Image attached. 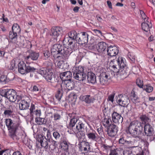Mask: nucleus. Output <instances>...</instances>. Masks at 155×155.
Listing matches in <instances>:
<instances>
[{
  "label": "nucleus",
  "mask_w": 155,
  "mask_h": 155,
  "mask_svg": "<svg viewBox=\"0 0 155 155\" xmlns=\"http://www.w3.org/2000/svg\"><path fill=\"white\" fill-rule=\"evenodd\" d=\"M80 99L82 101H84L87 103H90L92 102L94 99L91 97H79Z\"/></svg>",
  "instance_id": "38"
},
{
  "label": "nucleus",
  "mask_w": 155,
  "mask_h": 155,
  "mask_svg": "<svg viewBox=\"0 0 155 155\" xmlns=\"http://www.w3.org/2000/svg\"><path fill=\"white\" fill-rule=\"evenodd\" d=\"M76 96L75 93L74 92H71L68 96V97H74Z\"/></svg>",
  "instance_id": "63"
},
{
  "label": "nucleus",
  "mask_w": 155,
  "mask_h": 155,
  "mask_svg": "<svg viewBox=\"0 0 155 155\" xmlns=\"http://www.w3.org/2000/svg\"><path fill=\"white\" fill-rule=\"evenodd\" d=\"M68 35L69 37L64 38L63 41V43L64 44L65 42H67V44L68 45V48L60 44H55L52 46V51L54 56H57V53L62 54L61 57H59V58H61V59H67L68 56L73 51V50L75 51L77 49L75 41V40L76 41L78 34L75 31L73 30L68 33Z\"/></svg>",
  "instance_id": "1"
},
{
  "label": "nucleus",
  "mask_w": 155,
  "mask_h": 155,
  "mask_svg": "<svg viewBox=\"0 0 155 155\" xmlns=\"http://www.w3.org/2000/svg\"><path fill=\"white\" fill-rule=\"evenodd\" d=\"M128 57L132 62H133L135 61V56L133 53L129 52L128 53Z\"/></svg>",
  "instance_id": "43"
},
{
  "label": "nucleus",
  "mask_w": 155,
  "mask_h": 155,
  "mask_svg": "<svg viewBox=\"0 0 155 155\" xmlns=\"http://www.w3.org/2000/svg\"><path fill=\"white\" fill-rule=\"evenodd\" d=\"M5 123L6 126L7 127L8 130H10V119H5Z\"/></svg>",
  "instance_id": "51"
},
{
  "label": "nucleus",
  "mask_w": 155,
  "mask_h": 155,
  "mask_svg": "<svg viewBox=\"0 0 155 155\" xmlns=\"http://www.w3.org/2000/svg\"><path fill=\"white\" fill-rule=\"evenodd\" d=\"M118 127L116 125L112 124H110L107 129V133L109 136L114 137L117 134Z\"/></svg>",
  "instance_id": "17"
},
{
  "label": "nucleus",
  "mask_w": 155,
  "mask_h": 155,
  "mask_svg": "<svg viewBox=\"0 0 155 155\" xmlns=\"http://www.w3.org/2000/svg\"><path fill=\"white\" fill-rule=\"evenodd\" d=\"M35 115L37 116L36 117H39L41 115V112L40 110H36L35 111Z\"/></svg>",
  "instance_id": "55"
},
{
  "label": "nucleus",
  "mask_w": 155,
  "mask_h": 155,
  "mask_svg": "<svg viewBox=\"0 0 155 155\" xmlns=\"http://www.w3.org/2000/svg\"><path fill=\"white\" fill-rule=\"evenodd\" d=\"M107 47L106 43L102 42L98 43L96 45V48L97 51L101 53L105 51Z\"/></svg>",
  "instance_id": "23"
},
{
  "label": "nucleus",
  "mask_w": 155,
  "mask_h": 155,
  "mask_svg": "<svg viewBox=\"0 0 155 155\" xmlns=\"http://www.w3.org/2000/svg\"><path fill=\"white\" fill-rule=\"evenodd\" d=\"M53 136L55 140H58L61 138L60 134L57 131H55L53 133Z\"/></svg>",
  "instance_id": "39"
},
{
  "label": "nucleus",
  "mask_w": 155,
  "mask_h": 155,
  "mask_svg": "<svg viewBox=\"0 0 155 155\" xmlns=\"http://www.w3.org/2000/svg\"><path fill=\"white\" fill-rule=\"evenodd\" d=\"M10 136L11 137L16 136L15 132L18 127L16 122L10 119Z\"/></svg>",
  "instance_id": "21"
},
{
  "label": "nucleus",
  "mask_w": 155,
  "mask_h": 155,
  "mask_svg": "<svg viewBox=\"0 0 155 155\" xmlns=\"http://www.w3.org/2000/svg\"><path fill=\"white\" fill-rule=\"evenodd\" d=\"M29 105V104L26 101L23 100L20 102L19 106L20 110H24L28 109Z\"/></svg>",
  "instance_id": "30"
},
{
  "label": "nucleus",
  "mask_w": 155,
  "mask_h": 155,
  "mask_svg": "<svg viewBox=\"0 0 155 155\" xmlns=\"http://www.w3.org/2000/svg\"><path fill=\"white\" fill-rule=\"evenodd\" d=\"M110 121H111L110 118H104V119L103 123L104 126H105V127H109V126L110 124H109Z\"/></svg>",
  "instance_id": "40"
},
{
  "label": "nucleus",
  "mask_w": 155,
  "mask_h": 155,
  "mask_svg": "<svg viewBox=\"0 0 155 155\" xmlns=\"http://www.w3.org/2000/svg\"><path fill=\"white\" fill-rule=\"evenodd\" d=\"M46 137L47 139L48 140L49 142L51 143L52 145L55 147L57 145V141L51 138V132L49 130H48Z\"/></svg>",
  "instance_id": "33"
},
{
  "label": "nucleus",
  "mask_w": 155,
  "mask_h": 155,
  "mask_svg": "<svg viewBox=\"0 0 155 155\" xmlns=\"http://www.w3.org/2000/svg\"><path fill=\"white\" fill-rule=\"evenodd\" d=\"M25 42L27 44V45H26L25 47L28 48H31L32 47V45L31 42L28 40H26Z\"/></svg>",
  "instance_id": "48"
},
{
  "label": "nucleus",
  "mask_w": 155,
  "mask_h": 155,
  "mask_svg": "<svg viewBox=\"0 0 155 155\" xmlns=\"http://www.w3.org/2000/svg\"><path fill=\"white\" fill-rule=\"evenodd\" d=\"M80 148L81 150H84V153H87L90 150V145L87 142H84L81 144Z\"/></svg>",
  "instance_id": "32"
},
{
  "label": "nucleus",
  "mask_w": 155,
  "mask_h": 155,
  "mask_svg": "<svg viewBox=\"0 0 155 155\" xmlns=\"http://www.w3.org/2000/svg\"><path fill=\"white\" fill-rule=\"evenodd\" d=\"M119 49L115 46H110L107 48V54L109 56L115 57L118 53Z\"/></svg>",
  "instance_id": "16"
},
{
  "label": "nucleus",
  "mask_w": 155,
  "mask_h": 155,
  "mask_svg": "<svg viewBox=\"0 0 155 155\" xmlns=\"http://www.w3.org/2000/svg\"><path fill=\"white\" fill-rule=\"evenodd\" d=\"M111 78L109 73L107 72L101 73L99 77L100 83L102 85H105L107 84L108 81Z\"/></svg>",
  "instance_id": "12"
},
{
  "label": "nucleus",
  "mask_w": 155,
  "mask_h": 155,
  "mask_svg": "<svg viewBox=\"0 0 155 155\" xmlns=\"http://www.w3.org/2000/svg\"><path fill=\"white\" fill-rule=\"evenodd\" d=\"M12 155H22L21 153L19 151L14 152Z\"/></svg>",
  "instance_id": "64"
},
{
  "label": "nucleus",
  "mask_w": 155,
  "mask_h": 155,
  "mask_svg": "<svg viewBox=\"0 0 155 155\" xmlns=\"http://www.w3.org/2000/svg\"><path fill=\"white\" fill-rule=\"evenodd\" d=\"M28 52L29 54L24 57L25 61L26 63L30 64L31 62V60L35 61L38 59L39 55L38 53L31 50L29 51Z\"/></svg>",
  "instance_id": "9"
},
{
  "label": "nucleus",
  "mask_w": 155,
  "mask_h": 155,
  "mask_svg": "<svg viewBox=\"0 0 155 155\" xmlns=\"http://www.w3.org/2000/svg\"><path fill=\"white\" fill-rule=\"evenodd\" d=\"M52 47L51 48V53L52 54V55L53 56V57L55 59H57L58 60H60L59 61L57 64V66L59 68H61L62 69L64 68V61L67 60L69 58V56L68 55V58L67 59H61V58H59V57H61V56L62 55V54H59V53H58L57 54V56H54V55L53 54V52L52 51Z\"/></svg>",
  "instance_id": "15"
},
{
  "label": "nucleus",
  "mask_w": 155,
  "mask_h": 155,
  "mask_svg": "<svg viewBox=\"0 0 155 155\" xmlns=\"http://www.w3.org/2000/svg\"><path fill=\"white\" fill-rule=\"evenodd\" d=\"M18 71L21 74L34 72L36 69L29 65L27 66L23 61H20L18 64Z\"/></svg>",
  "instance_id": "5"
},
{
  "label": "nucleus",
  "mask_w": 155,
  "mask_h": 155,
  "mask_svg": "<svg viewBox=\"0 0 155 155\" xmlns=\"http://www.w3.org/2000/svg\"><path fill=\"white\" fill-rule=\"evenodd\" d=\"M8 92V90L7 89H2L0 90V95L2 97H6L5 96L7 95V93Z\"/></svg>",
  "instance_id": "42"
},
{
  "label": "nucleus",
  "mask_w": 155,
  "mask_h": 155,
  "mask_svg": "<svg viewBox=\"0 0 155 155\" xmlns=\"http://www.w3.org/2000/svg\"><path fill=\"white\" fill-rule=\"evenodd\" d=\"M129 101V97L127 98L126 101L122 99H119L118 100L117 103L118 104L123 107H125L128 104V101Z\"/></svg>",
  "instance_id": "36"
},
{
  "label": "nucleus",
  "mask_w": 155,
  "mask_h": 155,
  "mask_svg": "<svg viewBox=\"0 0 155 155\" xmlns=\"http://www.w3.org/2000/svg\"><path fill=\"white\" fill-rule=\"evenodd\" d=\"M88 40V35L85 32H81L78 34L76 41L79 44L83 45L87 42Z\"/></svg>",
  "instance_id": "10"
},
{
  "label": "nucleus",
  "mask_w": 155,
  "mask_h": 155,
  "mask_svg": "<svg viewBox=\"0 0 155 155\" xmlns=\"http://www.w3.org/2000/svg\"><path fill=\"white\" fill-rule=\"evenodd\" d=\"M144 131L145 135L147 136H151L154 134L153 127L149 123L145 124L144 126Z\"/></svg>",
  "instance_id": "19"
},
{
  "label": "nucleus",
  "mask_w": 155,
  "mask_h": 155,
  "mask_svg": "<svg viewBox=\"0 0 155 155\" xmlns=\"http://www.w3.org/2000/svg\"><path fill=\"white\" fill-rule=\"evenodd\" d=\"M136 83L140 88H143L144 85H143V82L142 80H141L139 78L137 79Z\"/></svg>",
  "instance_id": "41"
},
{
  "label": "nucleus",
  "mask_w": 155,
  "mask_h": 155,
  "mask_svg": "<svg viewBox=\"0 0 155 155\" xmlns=\"http://www.w3.org/2000/svg\"><path fill=\"white\" fill-rule=\"evenodd\" d=\"M80 8L78 6H76L75 7L73 8V11L75 13H77L78 12Z\"/></svg>",
  "instance_id": "59"
},
{
  "label": "nucleus",
  "mask_w": 155,
  "mask_h": 155,
  "mask_svg": "<svg viewBox=\"0 0 155 155\" xmlns=\"http://www.w3.org/2000/svg\"><path fill=\"white\" fill-rule=\"evenodd\" d=\"M143 126L141 123L136 124L131 122L128 128L129 133L134 137L139 136L142 132Z\"/></svg>",
  "instance_id": "2"
},
{
  "label": "nucleus",
  "mask_w": 155,
  "mask_h": 155,
  "mask_svg": "<svg viewBox=\"0 0 155 155\" xmlns=\"http://www.w3.org/2000/svg\"><path fill=\"white\" fill-rule=\"evenodd\" d=\"M31 88L32 87V89L33 91H39V89L40 88V86L38 84H36L35 85H32L31 87Z\"/></svg>",
  "instance_id": "44"
},
{
  "label": "nucleus",
  "mask_w": 155,
  "mask_h": 155,
  "mask_svg": "<svg viewBox=\"0 0 155 155\" xmlns=\"http://www.w3.org/2000/svg\"><path fill=\"white\" fill-rule=\"evenodd\" d=\"M69 143L66 139H63V141L61 143V148L66 152L69 150Z\"/></svg>",
  "instance_id": "31"
},
{
  "label": "nucleus",
  "mask_w": 155,
  "mask_h": 155,
  "mask_svg": "<svg viewBox=\"0 0 155 155\" xmlns=\"http://www.w3.org/2000/svg\"><path fill=\"white\" fill-rule=\"evenodd\" d=\"M86 74L84 72L78 73L74 75V78L80 81H82L83 82L85 83L86 80Z\"/></svg>",
  "instance_id": "27"
},
{
  "label": "nucleus",
  "mask_w": 155,
  "mask_h": 155,
  "mask_svg": "<svg viewBox=\"0 0 155 155\" xmlns=\"http://www.w3.org/2000/svg\"><path fill=\"white\" fill-rule=\"evenodd\" d=\"M35 121L39 125L45 124L47 122V120L44 118L36 117Z\"/></svg>",
  "instance_id": "35"
},
{
  "label": "nucleus",
  "mask_w": 155,
  "mask_h": 155,
  "mask_svg": "<svg viewBox=\"0 0 155 155\" xmlns=\"http://www.w3.org/2000/svg\"><path fill=\"white\" fill-rule=\"evenodd\" d=\"M63 96L62 91L58 90L55 94V97H62Z\"/></svg>",
  "instance_id": "46"
},
{
  "label": "nucleus",
  "mask_w": 155,
  "mask_h": 155,
  "mask_svg": "<svg viewBox=\"0 0 155 155\" xmlns=\"http://www.w3.org/2000/svg\"><path fill=\"white\" fill-rule=\"evenodd\" d=\"M125 145L129 146L131 148H134L138 146L137 140L134 138L128 140H126Z\"/></svg>",
  "instance_id": "25"
},
{
  "label": "nucleus",
  "mask_w": 155,
  "mask_h": 155,
  "mask_svg": "<svg viewBox=\"0 0 155 155\" xmlns=\"http://www.w3.org/2000/svg\"><path fill=\"white\" fill-rule=\"evenodd\" d=\"M74 82L71 80L64 82V89L68 91L72 90L74 87Z\"/></svg>",
  "instance_id": "24"
},
{
  "label": "nucleus",
  "mask_w": 155,
  "mask_h": 155,
  "mask_svg": "<svg viewBox=\"0 0 155 155\" xmlns=\"http://www.w3.org/2000/svg\"><path fill=\"white\" fill-rule=\"evenodd\" d=\"M6 77L5 75H2L0 77V81L1 82H4L5 81Z\"/></svg>",
  "instance_id": "54"
},
{
  "label": "nucleus",
  "mask_w": 155,
  "mask_h": 155,
  "mask_svg": "<svg viewBox=\"0 0 155 155\" xmlns=\"http://www.w3.org/2000/svg\"><path fill=\"white\" fill-rule=\"evenodd\" d=\"M38 141L41 144V145L45 149H47L49 147L50 149L51 150L53 149H51V145H49L48 140L47 139L46 137L43 134L39 135L38 137Z\"/></svg>",
  "instance_id": "11"
},
{
  "label": "nucleus",
  "mask_w": 155,
  "mask_h": 155,
  "mask_svg": "<svg viewBox=\"0 0 155 155\" xmlns=\"http://www.w3.org/2000/svg\"><path fill=\"white\" fill-rule=\"evenodd\" d=\"M140 12L142 18L144 20V22L141 24L142 29L143 31L147 32L152 27V25L150 22V20H149V18L147 16L143 11L140 10Z\"/></svg>",
  "instance_id": "6"
},
{
  "label": "nucleus",
  "mask_w": 155,
  "mask_h": 155,
  "mask_svg": "<svg viewBox=\"0 0 155 155\" xmlns=\"http://www.w3.org/2000/svg\"><path fill=\"white\" fill-rule=\"evenodd\" d=\"M84 68L81 66H75L72 69V72L73 74V76L78 74V73H80L84 72Z\"/></svg>",
  "instance_id": "29"
},
{
  "label": "nucleus",
  "mask_w": 155,
  "mask_h": 155,
  "mask_svg": "<svg viewBox=\"0 0 155 155\" xmlns=\"http://www.w3.org/2000/svg\"><path fill=\"white\" fill-rule=\"evenodd\" d=\"M4 114L5 115H10V110H6L5 111Z\"/></svg>",
  "instance_id": "61"
},
{
  "label": "nucleus",
  "mask_w": 155,
  "mask_h": 155,
  "mask_svg": "<svg viewBox=\"0 0 155 155\" xmlns=\"http://www.w3.org/2000/svg\"><path fill=\"white\" fill-rule=\"evenodd\" d=\"M43 54L45 58H48L50 56V53L48 51L46 50L44 51Z\"/></svg>",
  "instance_id": "49"
},
{
  "label": "nucleus",
  "mask_w": 155,
  "mask_h": 155,
  "mask_svg": "<svg viewBox=\"0 0 155 155\" xmlns=\"http://www.w3.org/2000/svg\"><path fill=\"white\" fill-rule=\"evenodd\" d=\"M71 73L70 71H67L61 73L60 74V77L62 81L65 82L71 80Z\"/></svg>",
  "instance_id": "22"
},
{
  "label": "nucleus",
  "mask_w": 155,
  "mask_h": 155,
  "mask_svg": "<svg viewBox=\"0 0 155 155\" xmlns=\"http://www.w3.org/2000/svg\"><path fill=\"white\" fill-rule=\"evenodd\" d=\"M54 120H59L60 118V116L58 114H54Z\"/></svg>",
  "instance_id": "53"
},
{
  "label": "nucleus",
  "mask_w": 155,
  "mask_h": 155,
  "mask_svg": "<svg viewBox=\"0 0 155 155\" xmlns=\"http://www.w3.org/2000/svg\"><path fill=\"white\" fill-rule=\"evenodd\" d=\"M51 32L54 38H57L62 34V29L59 27H53L51 29Z\"/></svg>",
  "instance_id": "18"
},
{
  "label": "nucleus",
  "mask_w": 155,
  "mask_h": 155,
  "mask_svg": "<svg viewBox=\"0 0 155 155\" xmlns=\"http://www.w3.org/2000/svg\"><path fill=\"white\" fill-rule=\"evenodd\" d=\"M35 109V105L32 104H31V107L30 109V114L31 115H32V113H33V110Z\"/></svg>",
  "instance_id": "52"
},
{
  "label": "nucleus",
  "mask_w": 155,
  "mask_h": 155,
  "mask_svg": "<svg viewBox=\"0 0 155 155\" xmlns=\"http://www.w3.org/2000/svg\"><path fill=\"white\" fill-rule=\"evenodd\" d=\"M86 135L89 139L91 140H95L97 138V134L94 130L91 128L86 130Z\"/></svg>",
  "instance_id": "14"
},
{
  "label": "nucleus",
  "mask_w": 155,
  "mask_h": 155,
  "mask_svg": "<svg viewBox=\"0 0 155 155\" xmlns=\"http://www.w3.org/2000/svg\"><path fill=\"white\" fill-rule=\"evenodd\" d=\"M150 141H154L155 140V134L153 135V136H150Z\"/></svg>",
  "instance_id": "62"
},
{
  "label": "nucleus",
  "mask_w": 155,
  "mask_h": 155,
  "mask_svg": "<svg viewBox=\"0 0 155 155\" xmlns=\"http://www.w3.org/2000/svg\"><path fill=\"white\" fill-rule=\"evenodd\" d=\"M10 96L11 97H18V95L16 91L13 89H12L10 93Z\"/></svg>",
  "instance_id": "47"
},
{
  "label": "nucleus",
  "mask_w": 155,
  "mask_h": 155,
  "mask_svg": "<svg viewBox=\"0 0 155 155\" xmlns=\"http://www.w3.org/2000/svg\"><path fill=\"white\" fill-rule=\"evenodd\" d=\"M130 98H131V99L133 103H136V100L137 99V97H130Z\"/></svg>",
  "instance_id": "60"
},
{
  "label": "nucleus",
  "mask_w": 155,
  "mask_h": 155,
  "mask_svg": "<svg viewBox=\"0 0 155 155\" xmlns=\"http://www.w3.org/2000/svg\"><path fill=\"white\" fill-rule=\"evenodd\" d=\"M124 64V65L120 66L118 68L119 70L117 73H120L121 76H124V77L126 78L130 72V70L126 65V60Z\"/></svg>",
  "instance_id": "13"
},
{
  "label": "nucleus",
  "mask_w": 155,
  "mask_h": 155,
  "mask_svg": "<svg viewBox=\"0 0 155 155\" xmlns=\"http://www.w3.org/2000/svg\"><path fill=\"white\" fill-rule=\"evenodd\" d=\"M140 118L141 119L142 123H144L145 125V124L148 123L150 121V119L145 114H143L141 115Z\"/></svg>",
  "instance_id": "34"
},
{
  "label": "nucleus",
  "mask_w": 155,
  "mask_h": 155,
  "mask_svg": "<svg viewBox=\"0 0 155 155\" xmlns=\"http://www.w3.org/2000/svg\"><path fill=\"white\" fill-rule=\"evenodd\" d=\"M125 59L122 57H119L117 58H116L111 60L109 64V68L111 71L115 73H117L119 71L118 68L120 66L124 65V62Z\"/></svg>",
  "instance_id": "3"
},
{
  "label": "nucleus",
  "mask_w": 155,
  "mask_h": 155,
  "mask_svg": "<svg viewBox=\"0 0 155 155\" xmlns=\"http://www.w3.org/2000/svg\"><path fill=\"white\" fill-rule=\"evenodd\" d=\"M118 153L115 149L111 150L109 155H118Z\"/></svg>",
  "instance_id": "50"
},
{
  "label": "nucleus",
  "mask_w": 155,
  "mask_h": 155,
  "mask_svg": "<svg viewBox=\"0 0 155 155\" xmlns=\"http://www.w3.org/2000/svg\"><path fill=\"white\" fill-rule=\"evenodd\" d=\"M15 61L14 60H13L12 61H11V66H10V68L12 67V68L11 69L12 70H13L14 69V68L15 66Z\"/></svg>",
  "instance_id": "57"
},
{
  "label": "nucleus",
  "mask_w": 155,
  "mask_h": 155,
  "mask_svg": "<svg viewBox=\"0 0 155 155\" xmlns=\"http://www.w3.org/2000/svg\"><path fill=\"white\" fill-rule=\"evenodd\" d=\"M126 140V138L124 137H123L120 138L119 140V144L125 145Z\"/></svg>",
  "instance_id": "45"
},
{
  "label": "nucleus",
  "mask_w": 155,
  "mask_h": 155,
  "mask_svg": "<svg viewBox=\"0 0 155 155\" xmlns=\"http://www.w3.org/2000/svg\"><path fill=\"white\" fill-rule=\"evenodd\" d=\"M107 3L109 8L110 9H112V6L111 2L109 0L107 1Z\"/></svg>",
  "instance_id": "56"
},
{
  "label": "nucleus",
  "mask_w": 155,
  "mask_h": 155,
  "mask_svg": "<svg viewBox=\"0 0 155 155\" xmlns=\"http://www.w3.org/2000/svg\"><path fill=\"white\" fill-rule=\"evenodd\" d=\"M112 116V121L114 123L119 124L122 122L123 117L117 112H114Z\"/></svg>",
  "instance_id": "20"
},
{
  "label": "nucleus",
  "mask_w": 155,
  "mask_h": 155,
  "mask_svg": "<svg viewBox=\"0 0 155 155\" xmlns=\"http://www.w3.org/2000/svg\"><path fill=\"white\" fill-rule=\"evenodd\" d=\"M38 72L39 74L43 76L47 82L53 83L55 81V75L51 70L43 68L39 69Z\"/></svg>",
  "instance_id": "4"
},
{
  "label": "nucleus",
  "mask_w": 155,
  "mask_h": 155,
  "mask_svg": "<svg viewBox=\"0 0 155 155\" xmlns=\"http://www.w3.org/2000/svg\"><path fill=\"white\" fill-rule=\"evenodd\" d=\"M144 90H145L148 93H150L152 92L153 90V87L150 84H147L144 85L143 88Z\"/></svg>",
  "instance_id": "37"
},
{
  "label": "nucleus",
  "mask_w": 155,
  "mask_h": 155,
  "mask_svg": "<svg viewBox=\"0 0 155 155\" xmlns=\"http://www.w3.org/2000/svg\"><path fill=\"white\" fill-rule=\"evenodd\" d=\"M87 79L89 82L92 84H94L96 82V76L92 72H89L87 75Z\"/></svg>",
  "instance_id": "28"
},
{
  "label": "nucleus",
  "mask_w": 155,
  "mask_h": 155,
  "mask_svg": "<svg viewBox=\"0 0 155 155\" xmlns=\"http://www.w3.org/2000/svg\"><path fill=\"white\" fill-rule=\"evenodd\" d=\"M12 31L13 35L11 37H10V39H11L10 42L16 43L17 40V34L21 31L20 27L17 24H13L12 27Z\"/></svg>",
  "instance_id": "8"
},
{
  "label": "nucleus",
  "mask_w": 155,
  "mask_h": 155,
  "mask_svg": "<svg viewBox=\"0 0 155 155\" xmlns=\"http://www.w3.org/2000/svg\"><path fill=\"white\" fill-rule=\"evenodd\" d=\"M85 127L84 124L82 122H79L78 125L74 128V132H77L78 135L80 139L84 137L85 134L84 132Z\"/></svg>",
  "instance_id": "7"
},
{
  "label": "nucleus",
  "mask_w": 155,
  "mask_h": 155,
  "mask_svg": "<svg viewBox=\"0 0 155 155\" xmlns=\"http://www.w3.org/2000/svg\"><path fill=\"white\" fill-rule=\"evenodd\" d=\"M94 32L97 35H102V33L101 31L98 30L97 29H94L93 30Z\"/></svg>",
  "instance_id": "58"
},
{
  "label": "nucleus",
  "mask_w": 155,
  "mask_h": 155,
  "mask_svg": "<svg viewBox=\"0 0 155 155\" xmlns=\"http://www.w3.org/2000/svg\"><path fill=\"white\" fill-rule=\"evenodd\" d=\"M80 122H82L81 121L78 120H77V118H72L71 119L70 121L68 128L74 131V129L75 128L76 126L77 125H78V123Z\"/></svg>",
  "instance_id": "26"
}]
</instances>
